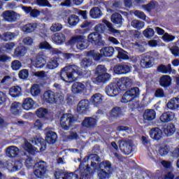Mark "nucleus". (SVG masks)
Wrapping results in <instances>:
<instances>
[{"label": "nucleus", "mask_w": 179, "mask_h": 179, "mask_svg": "<svg viewBox=\"0 0 179 179\" xmlns=\"http://www.w3.org/2000/svg\"><path fill=\"white\" fill-rule=\"evenodd\" d=\"M90 75V71L82 72L77 66L73 65L64 67L61 71L60 76L64 82L69 83L76 80L79 76H83V78H89Z\"/></svg>", "instance_id": "f257e3e1"}, {"label": "nucleus", "mask_w": 179, "mask_h": 179, "mask_svg": "<svg viewBox=\"0 0 179 179\" xmlns=\"http://www.w3.org/2000/svg\"><path fill=\"white\" fill-rule=\"evenodd\" d=\"M90 167L83 165H80L78 170L76 171V173H66V172L61 170H57L55 173L56 179H89V171Z\"/></svg>", "instance_id": "f03ea898"}, {"label": "nucleus", "mask_w": 179, "mask_h": 179, "mask_svg": "<svg viewBox=\"0 0 179 179\" xmlns=\"http://www.w3.org/2000/svg\"><path fill=\"white\" fill-rule=\"evenodd\" d=\"M96 32L91 33L88 35V41L92 44H99V45H104V42L101 41V36L100 33H103L106 30L104 24H100L95 27Z\"/></svg>", "instance_id": "7ed1b4c3"}, {"label": "nucleus", "mask_w": 179, "mask_h": 179, "mask_svg": "<svg viewBox=\"0 0 179 179\" xmlns=\"http://www.w3.org/2000/svg\"><path fill=\"white\" fill-rule=\"evenodd\" d=\"M43 99L47 103L52 104L57 103V104H64V96L61 92L54 93L52 91H46L43 94Z\"/></svg>", "instance_id": "20e7f679"}, {"label": "nucleus", "mask_w": 179, "mask_h": 179, "mask_svg": "<svg viewBox=\"0 0 179 179\" xmlns=\"http://www.w3.org/2000/svg\"><path fill=\"white\" fill-rule=\"evenodd\" d=\"M113 169L111 168V163L108 161H104L99 164L97 174L99 179H108L111 177Z\"/></svg>", "instance_id": "39448f33"}, {"label": "nucleus", "mask_w": 179, "mask_h": 179, "mask_svg": "<svg viewBox=\"0 0 179 179\" xmlns=\"http://www.w3.org/2000/svg\"><path fill=\"white\" fill-rule=\"evenodd\" d=\"M100 53L96 50H91L88 53V57H92L95 61H99L102 57H113L114 55V48L109 46L101 49Z\"/></svg>", "instance_id": "423d86ee"}, {"label": "nucleus", "mask_w": 179, "mask_h": 179, "mask_svg": "<svg viewBox=\"0 0 179 179\" xmlns=\"http://www.w3.org/2000/svg\"><path fill=\"white\" fill-rule=\"evenodd\" d=\"M92 89V84L90 81L76 83L72 85V92L74 94L87 93V90Z\"/></svg>", "instance_id": "0eeeda50"}, {"label": "nucleus", "mask_w": 179, "mask_h": 179, "mask_svg": "<svg viewBox=\"0 0 179 179\" xmlns=\"http://www.w3.org/2000/svg\"><path fill=\"white\" fill-rule=\"evenodd\" d=\"M69 43L72 45H76L78 50H86L89 47V42L82 36L73 37Z\"/></svg>", "instance_id": "6e6552de"}, {"label": "nucleus", "mask_w": 179, "mask_h": 179, "mask_svg": "<svg viewBox=\"0 0 179 179\" xmlns=\"http://www.w3.org/2000/svg\"><path fill=\"white\" fill-rule=\"evenodd\" d=\"M141 94L138 87H133L127 91L122 96V103H129L132 101L135 97H138Z\"/></svg>", "instance_id": "1a4fd4ad"}, {"label": "nucleus", "mask_w": 179, "mask_h": 179, "mask_svg": "<svg viewBox=\"0 0 179 179\" xmlns=\"http://www.w3.org/2000/svg\"><path fill=\"white\" fill-rule=\"evenodd\" d=\"M122 90V89L117 82V83H112L106 87V93L109 97H115V96H118L121 93Z\"/></svg>", "instance_id": "9d476101"}, {"label": "nucleus", "mask_w": 179, "mask_h": 179, "mask_svg": "<svg viewBox=\"0 0 179 179\" xmlns=\"http://www.w3.org/2000/svg\"><path fill=\"white\" fill-rule=\"evenodd\" d=\"M75 122V118L71 114H64L61 117L60 125L64 129H68L69 127H72Z\"/></svg>", "instance_id": "9b49d317"}, {"label": "nucleus", "mask_w": 179, "mask_h": 179, "mask_svg": "<svg viewBox=\"0 0 179 179\" xmlns=\"http://www.w3.org/2000/svg\"><path fill=\"white\" fill-rule=\"evenodd\" d=\"M34 174L37 178H41L47 174V166L44 161H41L36 164Z\"/></svg>", "instance_id": "f8f14e48"}, {"label": "nucleus", "mask_w": 179, "mask_h": 179, "mask_svg": "<svg viewBox=\"0 0 179 179\" xmlns=\"http://www.w3.org/2000/svg\"><path fill=\"white\" fill-rule=\"evenodd\" d=\"M120 149L124 155H131L132 152V141L122 139L120 141Z\"/></svg>", "instance_id": "ddd939ff"}, {"label": "nucleus", "mask_w": 179, "mask_h": 179, "mask_svg": "<svg viewBox=\"0 0 179 179\" xmlns=\"http://www.w3.org/2000/svg\"><path fill=\"white\" fill-rule=\"evenodd\" d=\"M2 16L6 22H9L10 23L16 22V20L20 17V15L16 13V12L13 10L5 11L3 13Z\"/></svg>", "instance_id": "4468645a"}, {"label": "nucleus", "mask_w": 179, "mask_h": 179, "mask_svg": "<svg viewBox=\"0 0 179 179\" xmlns=\"http://www.w3.org/2000/svg\"><path fill=\"white\" fill-rule=\"evenodd\" d=\"M57 139H58L57 133L52 131H49L46 133L45 142H47L49 145H54V143L57 142Z\"/></svg>", "instance_id": "2eb2a0df"}, {"label": "nucleus", "mask_w": 179, "mask_h": 179, "mask_svg": "<svg viewBox=\"0 0 179 179\" xmlns=\"http://www.w3.org/2000/svg\"><path fill=\"white\" fill-rule=\"evenodd\" d=\"M150 135L152 139L159 141L163 136V131L159 128H153L150 131Z\"/></svg>", "instance_id": "dca6fc26"}, {"label": "nucleus", "mask_w": 179, "mask_h": 179, "mask_svg": "<svg viewBox=\"0 0 179 179\" xmlns=\"http://www.w3.org/2000/svg\"><path fill=\"white\" fill-rule=\"evenodd\" d=\"M176 118V114L173 112H166L164 113L160 116L161 122H170V121H173Z\"/></svg>", "instance_id": "f3484780"}, {"label": "nucleus", "mask_w": 179, "mask_h": 179, "mask_svg": "<svg viewBox=\"0 0 179 179\" xmlns=\"http://www.w3.org/2000/svg\"><path fill=\"white\" fill-rule=\"evenodd\" d=\"M32 143L39 147L41 152H44L45 150V142L44 139L41 137H36L31 141Z\"/></svg>", "instance_id": "a211bd4d"}, {"label": "nucleus", "mask_w": 179, "mask_h": 179, "mask_svg": "<svg viewBox=\"0 0 179 179\" xmlns=\"http://www.w3.org/2000/svg\"><path fill=\"white\" fill-rule=\"evenodd\" d=\"M89 109V100L84 99L79 102L77 106V111L80 114H82Z\"/></svg>", "instance_id": "6ab92c4d"}, {"label": "nucleus", "mask_w": 179, "mask_h": 179, "mask_svg": "<svg viewBox=\"0 0 179 179\" xmlns=\"http://www.w3.org/2000/svg\"><path fill=\"white\" fill-rule=\"evenodd\" d=\"M118 83L120 85L122 90H124V88L127 87V86H131V85L134 83V78H131L128 77L122 78L118 81Z\"/></svg>", "instance_id": "aec40b11"}, {"label": "nucleus", "mask_w": 179, "mask_h": 179, "mask_svg": "<svg viewBox=\"0 0 179 179\" xmlns=\"http://www.w3.org/2000/svg\"><path fill=\"white\" fill-rule=\"evenodd\" d=\"M163 131L167 136H173L176 134V126L173 124H168L164 127Z\"/></svg>", "instance_id": "412c9836"}, {"label": "nucleus", "mask_w": 179, "mask_h": 179, "mask_svg": "<svg viewBox=\"0 0 179 179\" xmlns=\"http://www.w3.org/2000/svg\"><path fill=\"white\" fill-rule=\"evenodd\" d=\"M36 102H34V100L31 98H27L24 99L22 102V108L24 110H26L27 111H29V110H31L33 107H34V104Z\"/></svg>", "instance_id": "4be33fe9"}, {"label": "nucleus", "mask_w": 179, "mask_h": 179, "mask_svg": "<svg viewBox=\"0 0 179 179\" xmlns=\"http://www.w3.org/2000/svg\"><path fill=\"white\" fill-rule=\"evenodd\" d=\"M22 148L26 152H27V153H29V155H36V153H37V148L33 147V145L27 141H24V145Z\"/></svg>", "instance_id": "5701e85b"}, {"label": "nucleus", "mask_w": 179, "mask_h": 179, "mask_svg": "<svg viewBox=\"0 0 179 179\" xmlns=\"http://www.w3.org/2000/svg\"><path fill=\"white\" fill-rule=\"evenodd\" d=\"M167 108H169V110H178L179 98L176 97L171 99L167 103Z\"/></svg>", "instance_id": "b1692460"}, {"label": "nucleus", "mask_w": 179, "mask_h": 179, "mask_svg": "<svg viewBox=\"0 0 179 179\" xmlns=\"http://www.w3.org/2000/svg\"><path fill=\"white\" fill-rule=\"evenodd\" d=\"M52 40L56 44H62L65 42V35L61 33H56L52 36Z\"/></svg>", "instance_id": "393cba45"}, {"label": "nucleus", "mask_w": 179, "mask_h": 179, "mask_svg": "<svg viewBox=\"0 0 179 179\" xmlns=\"http://www.w3.org/2000/svg\"><path fill=\"white\" fill-rule=\"evenodd\" d=\"M103 100H104V96L101 95V94H95L92 95L91 97V103L94 104V106H99V104H101L103 103Z\"/></svg>", "instance_id": "a878e982"}, {"label": "nucleus", "mask_w": 179, "mask_h": 179, "mask_svg": "<svg viewBox=\"0 0 179 179\" xmlns=\"http://www.w3.org/2000/svg\"><path fill=\"white\" fill-rule=\"evenodd\" d=\"M144 120L146 121H153L156 118V112L154 110H146L143 114Z\"/></svg>", "instance_id": "bb28decb"}, {"label": "nucleus", "mask_w": 179, "mask_h": 179, "mask_svg": "<svg viewBox=\"0 0 179 179\" xmlns=\"http://www.w3.org/2000/svg\"><path fill=\"white\" fill-rule=\"evenodd\" d=\"M6 153L8 157H16L19 155V148L16 146H10L6 149Z\"/></svg>", "instance_id": "cd10ccee"}, {"label": "nucleus", "mask_w": 179, "mask_h": 179, "mask_svg": "<svg viewBox=\"0 0 179 179\" xmlns=\"http://www.w3.org/2000/svg\"><path fill=\"white\" fill-rule=\"evenodd\" d=\"M160 85L162 87L171 86V78L170 76H164L160 78Z\"/></svg>", "instance_id": "c85d7f7f"}, {"label": "nucleus", "mask_w": 179, "mask_h": 179, "mask_svg": "<svg viewBox=\"0 0 179 179\" xmlns=\"http://www.w3.org/2000/svg\"><path fill=\"white\" fill-rule=\"evenodd\" d=\"M101 10L97 7L92 8L90 11V15L92 19H99L101 17Z\"/></svg>", "instance_id": "c756f323"}, {"label": "nucleus", "mask_w": 179, "mask_h": 179, "mask_svg": "<svg viewBox=\"0 0 179 179\" xmlns=\"http://www.w3.org/2000/svg\"><path fill=\"white\" fill-rule=\"evenodd\" d=\"M140 64L142 68H152V59L148 57L143 56Z\"/></svg>", "instance_id": "7c9ffc66"}, {"label": "nucleus", "mask_w": 179, "mask_h": 179, "mask_svg": "<svg viewBox=\"0 0 179 179\" xmlns=\"http://www.w3.org/2000/svg\"><path fill=\"white\" fill-rule=\"evenodd\" d=\"M9 94L11 97H17L22 94V88L19 86H14L10 89Z\"/></svg>", "instance_id": "2f4dec72"}, {"label": "nucleus", "mask_w": 179, "mask_h": 179, "mask_svg": "<svg viewBox=\"0 0 179 179\" xmlns=\"http://www.w3.org/2000/svg\"><path fill=\"white\" fill-rule=\"evenodd\" d=\"M41 93V89L40 88V85L34 84L31 86L30 90V94L33 97H37V96H40Z\"/></svg>", "instance_id": "473e14b6"}, {"label": "nucleus", "mask_w": 179, "mask_h": 179, "mask_svg": "<svg viewBox=\"0 0 179 179\" xmlns=\"http://www.w3.org/2000/svg\"><path fill=\"white\" fill-rule=\"evenodd\" d=\"M31 64L35 68H43L45 65V60L42 57H37L35 60H31Z\"/></svg>", "instance_id": "72a5a7b5"}, {"label": "nucleus", "mask_w": 179, "mask_h": 179, "mask_svg": "<svg viewBox=\"0 0 179 179\" xmlns=\"http://www.w3.org/2000/svg\"><path fill=\"white\" fill-rule=\"evenodd\" d=\"M68 24H69L70 27H73V26H76L78 23H79V17L76 15H71L69 17L67 20Z\"/></svg>", "instance_id": "f704fd0d"}, {"label": "nucleus", "mask_w": 179, "mask_h": 179, "mask_svg": "<svg viewBox=\"0 0 179 179\" xmlns=\"http://www.w3.org/2000/svg\"><path fill=\"white\" fill-rule=\"evenodd\" d=\"M58 65H59L58 59L52 58L48 61L47 68L48 69H55V68H58Z\"/></svg>", "instance_id": "c9c22d12"}, {"label": "nucleus", "mask_w": 179, "mask_h": 179, "mask_svg": "<svg viewBox=\"0 0 179 179\" xmlns=\"http://www.w3.org/2000/svg\"><path fill=\"white\" fill-rule=\"evenodd\" d=\"M90 58H93V57L89 56V52L87 53V57L84 58L83 61L80 62V66L82 68H87L92 65V59Z\"/></svg>", "instance_id": "e433bc0d"}, {"label": "nucleus", "mask_w": 179, "mask_h": 179, "mask_svg": "<svg viewBox=\"0 0 179 179\" xmlns=\"http://www.w3.org/2000/svg\"><path fill=\"white\" fill-rule=\"evenodd\" d=\"M37 29V24H27L22 27V31L24 33H31Z\"/></svg>", "instance_id": "4c0bfd02"}, {"label": "nucleus", "mask_w": 179, "mask_h": 179, "mask_svg": "<svg viewBox=\"0 0 179 179\" xmlns=\"http://www.w3.org/2000/svg\"><path fill=\"white\" fill-rule=\"evenodd\" d=\"M106 10L108 13H113L114 12L115 8H118L120 6V3L118 1H115L114 3H111V2L106 3Z\"/></svg>", "instance_id": "58836bf2"}, {"label": "nucleus", "mask_w": 179, "mask_h": 179, "mask_svg": "<svg viewBox=\"0 0 179 179\" xmlns=\"http://www.w3.org/2000/svg\"><path fill=\"white\" fill-rule=\"evenodd\" d=\"M103 23H104V24H106V26H107V27L109 29L110 31H111V33H113V34H115V36H120L121 34V32H120V31L113 28V24L110 22H108L106 20H103Z\"/></svg>", "instance_id": "ea45409f"}, {"label": "nucleus", "mask_w": 179, "mask_h": 179, "mask_svg": "<svg viewBox=\"0 0 179 179\" xmlns=\"http://www.w3.org/2000/svg\"><path fill=\"white\" fill-rule=\"evenodd\" d=\"M111 22L115 24H121V23H122V16L119 13L113 14L111 16Z\"/></svg>", "instance_id": "a19ab883"}, {"label": "nucleus", "mask_w": 179, "mask_h": 179, "mask_svg": "<svg viewBox=\"0 0 179 179\" xmlns=\"http://www.w3.org/2000/svg\"><path fill=\"white\" fill-rule=\"evenodd\" d=\"M159 72H162V73H171V64L161 65L158 67Z\"/></svg>", "instance_id": "79ce46f5"}, {"label": "nucleus", "mask_w": 179, "mask_h": 179, "mask_svg": "<svg viewBox=\"0 0 179 179\" xmlns=\"http://www.w3.org/2000/svg\"><path fill=\"white\" fill-rule=\"evenodd\" d=\"M96 119L92 117H87L83 122V127H92L96 125Z\"/></svg>", "instance_id": "37998d69"}, {"label": "nucleus", "mask_w": 179, "mask_h": 179, "mask_svg": "<svg viewBox=\"0 0 179 179\" xmlns=\"http://www.w3.org/2000/svg\"><path fill=\"white\" fill-rule=\"evenodd\" d=\"M115 49L118 51V58H120L121 59H128V58H129L128 53H127L125 50L121 49V48H115Z\"/></svg>", "instance_id": "c03bdc74"}, {"label": "nucleus", "mask_w": 179, "mask_h": 179, "mask_svg": "<svg viewBox=\"0 0 179 179\" xmlns=\"http://www.w3.org/2000/svg\"><path fill=\"white\" fill-rule=\"evenodd\" d=\"M108 79H111V76L108 73H102L96 77V80L99 83L106 82V80H108Z\"/></svg>", "instance_id": "a18cd8bd"}, {"label": "nucleus", "mask_w": 179, "mask_h": 179, "mask_svg": "<svg viewBox=\"0 0 179 179\" xmlns=\"http://www.w3.org/2000/svg\"><path fill=\"white\" fill-rule=\"evenodd\" d=\"M131 26L134 29H138L141 30V29H143V27H145V22L135 20L131 22Z\"/></svg>", "instance_id": "49530a36"}, {"label": "nucleus", "mask_w": 179, "mask_h": 179, "mask_svg": "<svg viewBox=\"0 0 179 179\" xmlns=\"http://www.w3.org/2000/svg\"><path fill=\"white\" fill-rule=\"evenodd\" d=\"M15 57H23L26 54V48L23 46L18 47L15 50Z\"/></svg>", "instance_id": "de8ad7c7"}, {"label": "nucleus", "mask_w": 179, "mask_h": 179, "mask_svg": "<svg viewBox=\"0 0 179 179\" xmlns=\"http://www.w3.org/2000/svg\"><path fill=\"white\" fill-rule=\"evenodd\" d=\"M20 103L19 102H14L12 106H11V108H10V111L11 113H13V114H19V110H20Z\"/></svg>", "instance_id": "09e8293b"}, {"label": "nucleus", "mask_w": 179, "mask_h": 179, "mask_svg": "<svg viewBox=\"0 0 179 179\" xmlns=\"http://www.w3.org/2000/svg\"><path fill=\"white\" fill-rule=\"evenodd\" d=\"M143 34L146 38H152L155 36V30L152 28H147L143 31Z\"/></svg>", "instance_id": "8fccbe9b"}, {"label": "nucleus", "mask_w": 179, "mask_h": 179, "mask_svg": "<svg viewBox=\"0 0 179 179\" xmlns=\"http://www.w3.org/2000/svg\"><path fill=\"white\" fill-rule=\"evenodd\" d=\"M121 113V108H113L110 113H108V117L113 118V117H120V114Z\"/></svg>", "instance_id": "3c124183"}, {"label": "nucleus", "mask_w": 179, "mask_h": 179, "mask_svg": "<svg viewBox=\"0 0 179 179\" xmlns=\"http://www.w3.org/2000/svg\"><path fill=\"white\" fill-rule=\"evenodd\" d=\"M11 68L13 71H19L22 68V62L19 60H14L11 63Z\"/></svg>", "instance_id": "603ef678"}, {"label": "nucleus", "mask_w": 179, "mask_h": 179, "mask_svg": "<svg viewBox=\"0 0 179 179\" xmlns=\"http://www.w3.org/2000/svg\"><path fill=\"white\" fill-rule=\"evenodd\" d=\"M62 30V24L59 23H53L50 27V31H60Z\"/></svg>", "instance_id": "864d4df0"}, {"label": "nucleus", "mask_w": 179, "mask_h": 179, "mask_svg": "<svg viewBox=\"0 0 179 179\" xmlns=\"http://www.w3.org/2000/svg\"><path fill=\"white\" fill-rule=\"evenodd\" d=\"M48 113V110L47 109L43 108H40L36 110V115L39 118H43L47 113Z\"/></svg>", "instance_id": "5fc2aeb1"}, {"label": "nucleus", "mask_w": 179, "mask_h": 179, "mask_svg": "<svg viewBox=\"0 0 179 179\" xmlns=\"http://www.w3.org/2000/svg\"><path fill=\"white\" fill-rule=\"evenodd\" d=\"M132 71V66L129 64H122V74L129 73Z\"/></svg>", "instance_id": "6e6d98bb"}, {"label": "nucleus", "mask_w": 179, "mask_h": 179, "mask_svg": "<svg viewBox=\"0 0 179 179\" xmlns=\"http://www.w3.org/2000/svg\"><path fill=\"white\" fill-rule=\"evenodd\" d=\"M175 38L176 37H174V36L170 35L167 33L164 34L162 36V40H164V41H166V43H169L170 41H174Z\"/></svg>", "instance_id": "4d7b16f0"}, {"label": "nucleus", "mask_w": 179, "mask_h": 179, "mask_svg": "<svg viewBox=\"0 0 179 179\" xmlns=\"http://www.w3.org/2000/svg\"><path fill=\"white\" fill-rule=\"evenodd\" d=\"M18 76L20 79H27V78H29V71H27V69L21 70Z\"/></svg>", "instance_id": "13d9d810"}, {"label": "nucleus", "mask_w": 179, "mask_h": 179, "mask_svg": "<svg viewBox=\"0 0 179 179\" xmlns=\"http://www.w3.org/2000/svg\"><path fill=\"white\" fill-rule=\"evenodd\" d=\"M15 38V34L12 32H6L3 35V39L8 41V40H13Z\"/></svg>", "instance_id": "bf43d9fd"}, {"label": "nucleus", "mask_w": 179, "mask_h": 179, "mask_svg": "<svg viewBox=\"0 0 179 179\" xmlns=\"http://www.w3.org/2000/svg\"><path fill=\"white\" fill-rule=\"evenodd\" d=\"M36 4L39 5V6H48V8H51V4H50L48 0H36Z\"/></svg>", "instance_id": "052dcab7"}, {"label": "nucleus", "mask_w": 179, "mask_h": 179, "mask_svg": "<svg viewBox=\"0 0 179 179\" xmlns=\"http://www.w3.org/2000/svg\"><path fill=\"white\" fill-rule=\"evenodd\" d=\"M134 15L135 16H136V17H138V19H141L142 20H146V15H145V13L142 11L136 10L134 12Z\"/></svg>", "instance_id": "680f3d73"}, {"label": "nucleus", "mask_w": 179, "mask_h": 179, "mask_svg": "<svg viewBox=\"0 0 179 179\" xmlns=\"http://www.w3.org/2000/svg\"><path fill=\"white\" fill-rule=\"evenodd\" d=\"M155 7H156V3L152 1L148 5L143 6V8L145 10L150 12V10H152V9H155Z\"/></svg>", "instance_id": "e2e57ef3"}, {"label": "nucleus", "mask_w": 179, "mask_h": 179, "mask_svg": "<svg viewBox=\"0 0 179 179\" xmlns=\"http://www.w3.org/2000/svg\"><path fill=\"white\" fill-rule=\"evenodd\" d=\"M155 97H158L159 99H163V97L165 96L164 91L163 90V89H157L155 91Z\"/></svg>", "instance_id": "0e129e2a"}, {"label": "nucleus", "mask_w": 179, "mask_h": 179, "mask_svg": "<svg viewBox=\"0 0 179 179\" xmlns=\"http://www.w3.org/2000/svg\"><path fill=\"white\" fill-rule=\"evenodd\" d=\"M159 153L161 156H166L169 153V147L164 145L159 150Z\"/></svg>", "instance_id": "69168bd1"}, {"label": "nucleus", "mask_w": 179, "mask_h": 179, "mask_svg": "<svg viewBox=\"0 0 179 179\" xmlns=\"http://www.w3.org/2000/svg\"><path fill=\"white\" fill-rule=\"evenodd\" d=\"M41 50H50L51 45L47 41L42 42L39 44Z\"/></svg>", "instance_id": "338daca9"}, {"label": "nucleus", "mask_w": 179, "mask_h": 179, "mask_svg": "<svg viewBox=\"0 0 179 179\" xmlns=\"http://www.w3.org/2000/svg\"><path fill=\"white\" fill-rule=\"evenodd\" d=\"M22 41L24 45H33V38L31 37H26Z\"/></svg>", "instance_id": "774afa93"}]
</instances>
